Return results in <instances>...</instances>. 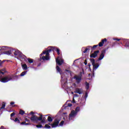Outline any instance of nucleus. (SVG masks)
<instances>
[{"label": "nucleus", "instance_id": "nucleus-15", "mask_svg": "<svg viewBox=\"0 0 129 129\" xmlns=\"http://www.w3.org/2000/svg\"><path fill=\"white\" fill-rule=\"evenodd\" d=\"M97 46H98V45H94L93 46V47L92 46H88V48H86L85 50L83 51V53H86V52H87V51H88V50H90V48L91 49H94V48H96V47H97Z\"/></svg>", "mask_w": 129, "mask_h": 129}, {"label": "nucleus", "instance_id": "nucleus-38", "mask_svg": "<svg viewBox=\"0 0 129 129\" xmlns=\"http://www.w3.org/2000/svg\"><path fill=\"white\" fill-rule=\"evenodd\" d=\"M74 97H78V95H77V94H75V95H74Z\"/></svg>", "mask_w": 129, "mask_h": 129}, {"label": "nucleus", "instance_id": "nucleus-52", "mask_svg": "<svg viewBox=\"0 0 129 129\" xmlns=\"http://www.w3.org/2000/svg\"><path fill=\"white\" fill-rule=\"evenodd\" d=\"M48 116V115H46V116Z\"/></svg>", "mask_w": 129, "mask_h": 129}, {"label": "nucleus", "instance_id": "nucleus-45", "mask_svg": "<svg viewBox=\"0 0 129 129\" xmlns=\"http://www.w3.org/2000/svg\"><path fill=\"white\" fill-rule=\"evenodd\" d=\"M91 65L90 64H89V67H90Z\"/></svg>", "mask_w": 129, "mask_h": 129}, {"label": "nucleus", "instance_id": "nucleus-1", "mask_svg": "<svg viewBox=\"0 0 129 129\" xmlns=\"http://www.w3.org/2000/svg\"><path fill=\"white\" fill-rule=\"evenodd\" d=\"M56 69L57 72L59 73L61 75V80L60 81L61 82V85H62V88H65L67 85V77H64V75L66 74L67 75H70L71 76H72V72H71V71L66 70L64 73H62V70H61L58 66H56Z\"/></svg>", "mask_w": 129, "mask_h": 129}, {"label": "nucleus", "instance_id": "nucleus-41", "mask_svg": "<svg viewBox=\"0 0 129 129\" xmlns=\"http://www.w3.org/2000/svg\"><path fill=\"white\" fill-rule=\"evenodd\" d=\"M30 114H34V112H33L32 111L30 112Z\"/></svg>", "mask_w": 129, "mask_h": 129}, {"label": "nucleus", "instance_id": "nucleus-47", "mask_svg": "<svg viewBox=\"0 0 129 129\" xmlns=\"http://www.w3.org/2000/svg\"><path fill=\"white\" fill-rule=\"evenodd\" d=\"M72 94H74L73 92H72Z\"/></svg>", "mask_w": 129, "mask_h": 129}, {"label": "nucleus", "instance_id": "nucleus-7", "mask_svg": "<svg viewBox=\"0 0 129 129\" xmlns=\"http://www.w3.org/2000/svg\"><path fill=\"white\" fill-rule=\"evenodd\" d=\"M32 122L34 123H38V122L40 120H42V118L38 117L36 115H32L30 118Z\"/></svg>", "mask_w": 129, "mask_h": 129}, {"label": "nucleus", "instance_id": "nucleus-21", "mask_svg": "<svg viewBox=\"0 0 129 129\" xmlns=\"http://www.w3.org/2000/svg\"><path fill=\"white\" fill-rule=\"evenodd\" d=\"M5 107H6V103L3 102L2 107L0 108V110H1V109H5Z\"/></svg>", "mask_w": 129, "mask_h": 129}, {"label": "nucleus", "instance_id": "nucleus-2", "mask_svg": "<svg viewBox=\"0 0 129 129\" xmlns=\"http://www.w3.org/2000/svg\"><path fill=\"white\" fill-rule=\"evenodd\" d=\"M52 51H56L58 55H60V49L59 48H57L56 47L52 46L50 47V49L43 51V52L40 55V57L42 55L46 54V56H43L42 57V60L45 61V60H50V54L49 53H50L52 52Z\"/></svg>", "mask_w": 129, "mask_h": 129}, {"label": "nucleus", "instance_id": "nucleus-25", "mask_svg": "<svg viewBox=\"0 0 129 129\" xmlns=\"http://www.w3.org/2000/svg\"><path fill=\"white\" fill-rule=\"evenodd\" d=\"M86 86L87 90H88V89H89V84H88L87 82H86Z\"/></svg>", "mask_w": 129, "mask_h": 129}, {"label": "nucleus", "instance_id": "nucleus-53", "mask_svg": "<svg viewBox=\"0 0 129 129\" xmlns=\"http://www.w3.org/2000/svg\"><path fill=\"white\" fill-rule=\"evenodd\" d=\"M25 120H26V121H27V119H25Z\"/></svg>", "mask_w": 129, "mask_h": 129}, {"label": "nucleus", "instance_id": "nucleus-12", "mask_svg": "<svg viewBox=\"0 0 129 129\" xmlns=\"http://www.w3.org/2000/svg\"><path fill=\"white\" fill-rule=\"evenodd\" d=\"M39 117H41V118L40 123L41 124H45V123H46V117H45L44 115L43 116L42 114H40Z\"/></svg>", "mask_w": 129, "mask_h": 129}, {"label": "nucleus", "instance_id": "nucleus-4", "mask_svg": "<svg viewBox=\"0 0 129 129\" xmlns=\"http://www.w3.org/2000/svg\"><path fill=\"white\" fill-rule=\"evenodd\" d=\"M76 115H77V112H75V110H73L71 112V113L69 114V118H63V119L64 120V124H67V123H69L72 120L73 121L74 120V119L76 117Z\"/></svg>", "mask_w": 129, "mask_h": 129}, {"label": "nucleus", "instance_id": "nucleus-37", "mask_svg": "<svg viewBox=\"0 0 129 129\" xmlns=\"http://www.w3.org/2000/svg\"><path fill=\"white\" fill-rule=\"evenodd\" d=\"M10 104H11V105H14V104H15V102H11V103H10Z\"/></svg>", "mask_w": 129, "mask_h": 129}, {"label": "nucleus", "instance_id": "nucleus-40", "mask_svg": "<svg viewBox=\"0 0 129 129\" xmlns=\"http://www.w3.org/2000/svg\"><path fill=\"white\" fill-rule=\"evenodd\" d=\"M74 98H73V103H75V101H74Z\"/></svg>", "mask_w": 129, "mask_h": 129}, {"label": "nucleus", "instance_id": "nucleus-46", "mask_svg": "<svg viewBox=\"0 0 129 129\" xmlns=\"http://www.w3.org/2000/svg\"><path fill=\"white\" fill-rule=\"evenodd\" d=\"M32 68H33V69H35V68L34 67H32Z\"/></svg>", "mask_w": 129, "mask_h": 129}, {"label": "nucleus", "instance_id": "nucleus-10", "mask_svg": "<svg viewBox=\"0 0 129 129\" xmlns=\"http://www.w3.org/2000/svg\"><path fill=\"white\" fill-rule=\"evenodd\" d=\"M55 61L56 63L58 64V65H59V66L62 64L64 62V60L62 59V57L61 56H58L56 58Z\"/></svg>", "mask_w": 129, "mask_h": 129}, {"label": "nucleus", "instance_id": "nucleus-32", "mask_svg": "<svg viewBox=\"0 0 129 129\" xmlns=\"http://www.w3.org/2000/svg\"><path fill=\"white\" fill-rule=\"evenodd\" d=\"M88 96V94L87 93H86L85 95V100H86V98H87Z\"/></svg>", "mask_w": 129, "mask_h": 129}, {"label": "nucleus", "instance_id": "nucleus-9", "mask_svg": "<svg viewBox=\"0 0 129 129\" xmlns=\"http://www.w3.org/2000/svg\"><path fill=\"white\" fill-rule=\"evenodd\" d=\"M90 60L91 61V63H92V65L93 66V71H95V70L99 67V64L98 63L95 64V60L93 58H91Z\"/></svg>", "mask_w": 129, "mask_h": 129}, {"label": "nucleus", "instance_id": "nucleus-13", "mask_svg": "<svg viewBox=\"0 0 129 129\" xmlns=\"http://www.w3.org/2000/svg\"><path fill=\"white\" fill-rule=\"evenodd\" d=\"M98 53H99V50L95 51L94 53L90 55L91 58H96L97 56Z\"/></svg>", "mask_w": 129, "mask_h": 129}, {"label": "nucleus", "instance_id": "nucleus-31", "mask_svg": "<svg viewBox=\"0 0 129 129\" xmlns=\"http://www.w3.org/2000/svg\"><path fill=\"white\" fill-rule=\"evenodd\" d=\"M14 121H15V122H18V123H20V120H19V119H18V118H16L14 120Z\"/></svg>", "mask_w": 129, "mask_h": 129}, {"label": "nucleus", "instance_id": "nucleus-8", "mask_svg": "<svg viewBox=\"0 0 129 129\" xmlns=\"http://www.w3.org/2000/svg\"><path fill=\"white\" fill-rule=\"evenodd\" d=\"M74 79L76 80V82L77 84H79L81 82V81L82 80V75H75L74 77Z\"/></svg>", "mask_w": 129, "mask_h": 129}, {"label": "nucleus", "instance_id": "nucleus-3", "mask_svg": "<svg viewBox=\"0 0 129 129\" xmlns=\"http://www.w3.org/2000/svg\"><path fill=\"white\" fill-rule=\"evenodd\" d=\"M5 73L6 70L5 69L0 70V81L3 83H7V82L13 80L14 78V76L12 75L5 76Z\"/></svg>", "mask_w": 129, "mask_h": 129}, {"label": "nucleus", "instance_id": "nucleus-48", "mask_svg": "<svg viewBox=\"0 0 129 129\" xmlns=\"http://www.w3.org/2000/svg\"><path fill=\"white\" fill-rule=\"evenodd\" d=\"M89 76H90V74H89Z\"/></svg>", "mask_w": 129, "mask_h": 129}, {"label": "nucleus", "instance_id": "nucleus-36", "mask_svg": "<svg viewBox=\"0 0 129 129\" xmlns=\"http://www.w3.org/2000/svg\"><path fill=\"white\" fill-rule=\"evenodd\" d=\"M4 62H5V60H4L3 61H2V60H1L0 67L2 66V64H3V63H4Z\"/></svg>", "mask_w": 129, "mask_h": 129}, {"label": "nucleus", "instance_id": "nucleus-28", "mask_svg": "<svg viewBox=\"0 0 129 129\" xmlns=\"http://www.w3.org/2000/svg\"><path fill=\"white\" fill-rule=\"evenodd\" d=\"M63 124H64V121L62 120L60 122L59 124H58V126H59H59H63Z\"/></svg>", "mask_w": 129, "mask_h": 129}, {"label": "nucleus", "instance_id": "nucleus-49", "mask_svg": "<svg viewBox=\"0 0 129 129\" xmlns=\"http://www.w3.org/2000/svg\"><path fill=\"white\" fill-rule=\"evenodd\" d=\"M16 106V105H14V106Z\"/></svg>", "mask_w": 129, "mask_h": 129}, {"label": "nucleus", "instance_id": "nucleus-6", "mask_svg": "<svg viewBox=\"0 0 129 129\" xmlns=\"http://www.w3.org/2000/svg\"><path fill=\"white\" fill-rule=\"evenodd\" d=\"M14 55L17 58H20V60H26V56L20 51L19 50H16L14 52Z\"/></svg>", "mask_w": 129, "mask_h": 129}, {"label": "nucleus", "instance_id": "nucleus-14", "mask_svg": "<svg viewBox=\"0 0 129 129\" xmlns=\"http://www.w3.org/2000/svg\"><path fill=\"white\" fill-rule=\"evenodd\" d=\"M75 93H78L79 94H82L83 93V90L80 88H76Z\"/></svg>", "mask_w": 129, "mask_h": 129}, {"label": "nucleus", "instance_id": "nucleus-19", "mask_svg": "<svg viewBox=\"0 0 129 129\" xmlns=\"http://www.w3.org/2000/svg\"><path fill=\"white\" fill-rule=\"evenodd\" d=\"M53 119H54V118L49 116L47 118L48 121H49L50 122L53 121Z\"/></svg>", "mask_w": 129, "mask_h": 129}, {"label": "nucleus", "instance_id": "nucleus-22", "mask_svg": "<svg viewBox=\"0 0 129 129\" xmlns=\"http://www.w3.org/2000/svg\"><path fill=\"white\" fill-rule=\"evenodd\" d=\"M75 111V112H77V114L78 113L79 111H80V108L79 107H77Z\"/></svg>", "mask_w": 129, "mask_h": 129}, {"label": "nucleus", "instance_id": "nucleus-24", "mask_svg": "<svg viewBox=\"0 0 129 129\" xmlns=\"http://www.w3.org/2000/svg\"><path fill=\"white\" fill-rule=\"evenodd\" d=\"M5 54H6V55H11V54H12V50H9L6 51L5 52Z\"/></svg>", "mask_w": 129, "mask_h": 129}, {"label": "nucleus", "instance_id": "nucleus-51", "mask_svg": "<svg viewBox=\"0 0 129 129\" xmlns=\"http://www.w3.org/2000/svg\"><path fill=\"white\" fill-rule=\"evenodd\" d=\"M67 114V113H64V114Z\"/></svg>", "mask_w": 129, "mask_h": 129}, {"label": "nucleus", "instance_id": "nucleus-26", "mask_svg": "<svg viewBox=\"0 0 129 129\" xmlns=\"http://www.w3.org/2000/svg\"><path fill=\"white\" fill-rule=\"evenodd\" d=\"M21 124H24L25 125H29V124H31L30 123H26V122H22V123H21Z\"/></svg>", "mask_w": 129, "mask_h": 129}, {"label": "nucleus", "instance_id": "nucleus-42", "mask_svg": "<svg viewBox=\"0 0 129 129\" xmlns=\"http://www.w3.org/2000/svg\"><path fill=\"white\" fill-rule=\"evenodd\" d=\"M84 49V47H83L82 49V51H83Z\"/></svg>", "mask_w": 129, "mask_h": 129}, {"label": "nucleus", "instance_id": "nucleus-20", "mask_svg": "<svg viewBox=\"0 0 129 129\" xmlns=\"http://www.w3.org/2000/svg\"><path fill=\"white\" fill-rule=\"evenodd\" d=\"M123 40L124 42H126V44L125 45V47H129V44H127V43H128V40H126V39H122Z\"/></svg>", "mask_w": 129, "mask_h": 129}, {"label": "nucleus", "instance_id": "nucleus-16", "mask_svg": "<svg viewBox=\"0 0 129 129\" xmlns=\"http://www.w3.org/2000/svg\"><path fill=\"white\" fill-rule=\"evenodd\" d=\"M107 40L106 39V38H104V39H102V42L99 43V46L102 47V46H103V44H104V42H107Z\"/></svg>", "mask_w": 129, "mask_h": 129}, {"label": "nucleus", "instance_id": "nucleus-54", "mask_svg": "<svg viewBox=\"0 0 129 129\" xmlns=\"http://www.w3.org/2000/svg\"><path fill=\"white\" fill-rule=\"evenodd\" d=\"M0 63H1V60H0Z\"/></svg>", "mask_w": 129, "mask_h": 129}, {"label": "nucleus", "instance_id": "nucleus-5", "mask_svg": "<svg viewBox=\"0 0 129 129\" xmlns=\"http://www.w3.org/2000/svg\"><path fill=\"white\" fill-rule=\"evenodd\" d=\"M60 120H61V119H60L59 118H56L55 119H54V121H53V123H52V124L48 123V124H45V125L44 127V128H48V129L51 128V126L52 128L57 127V126H59V122H60ZM49 125H50L51 126H50Z\"/></svg>", "mask_w": 129, "mask_h": 129}, {"label": "nucleus", "instance_id": "nucleus-27", "mask_svg": "<svg viewBox=\"0 0 129 129\" xmlns=\"http://www.w3.org/2000/svg\"><path fill=\"white\" fill-rule=\"evenodd\" d=\"M27 60H28L29 63H33L34 62V60H33V59H31V58H28Z\"/></svg>", "mask_w": 129, "mask_h": 129}, {"label": "nucleus", "instance_id": "nucleus-30", "mask_svg": "<svg viewBox=\"0 0 129 129\" xmlns=\"http://www.w3.org/2000/svg\"><path fill=\"white\" fill-rule=\"evenodd\" d=\"M20 114H25V111L24 110H20V112H19Z\"/></svg>", "mask_w": 129, "mask_h": 129}, {"label": "nucleus", "instance_id": "nucleus-18", "mask_svg": "<svg viewBox=\"0 0 129 129\" xmlns=\"http://www.w3.org/2000/svg\"><path fill=\"white\" fill-rule=\"evenodd\" d=\"M22 67L23 70H27L28 69V66L26 64H22Z\"/></svg>", "mask_w": 129, "mask_h": 129}, {"label": "nucleus", "instance_id": "nucleus-34", "mask_svg": "<svg viewBox=\"0 0 129 129\" xmlns=\"http://www.w3.org/2000/svg\"><path fill=\"white\" fill-rule=\"evenodd\" d=\"M68 106H69V107L72 106V104H71V103H69V104H68Z\"/></svg>", "mask_w": 129, "mask_h": 129}, {"label": "nucleus", "instance_id": "nucleus-17", "mask_svg": "<svg viewBox=\"0 0 129 129\" xmlns=\"http://www.w3.org/2000/svg\"><path fill=\"white\" fill-rule=\"evenodd\" d=\"M8 49L9 47L8 46L0 47V51H1V52H4V51H6V50H8Z\"/></svg>", "mask_w": 129, "mask_h": 129}, {"label": "nucleus", "instance_id": "nucleus-33", "mask_svg": "<svg viewBox=\"0 0 129 129\" xmlns=\"http://www.w3.org/2000/svg\"><path fill=\"white\" fill-rule=\"evenodd\" d=\"M113 40H114V41H120L121 39L113 38Z\"/></svg>", "mask_w": 129, "mask_h": 129}, {"label": "nucleus", "instance_id": "nucleus-35", "mask_svg": "<svg viewBox=\"0 0 129 129\" xmlns=\"http://www.w3.org/2000/svg\"><path fill=\"white\" fill-rule=\"evenodd\" d=\"M15 113L14 112L12 113L11 114V117H12V116H14V115H15Z\"/></svg>", "mask_w": 129, "mask_h": 129}, {"label": "nucleus", "instance_id": "nucleus-29", "mask_svg": "<svg viewBox=\"0 0 129 129\" xmlns=\"http://www.w3.org/2000/svg\"><path fill=\"white\" fill-rule=\"evenodd\" d=\"M36 126L37 128H41L43 127V126L41 124L36 125Z\"/></svg>", "mask_w": 129, "mask_h": 129}, {"label": "nucleus", "instance_id": "nucleus-39", "mask_svg": "<svg viewBox=\"0 0 129 129\" xmlns=\"http://www.w3.org/2000/svg\"><path fill=\"white\" fill-rule=\"evenodd\" d=\"M84 64L87 65V61L86 60L85 61Z\"/></svg>", "mask_w": 129, "mask_h": 129}, {"label": "nucleus", "instance_id": "nucleus-50", "mask_svg": "<svg viewBox=\"0 0 129 129\" xmlns=\"http://www.w3.org/2000/svg\"><path fill=\"white\" fill-rule=\"evenodd\" d=\"M16 106V105H14V106Z\"/></svg>", "mask_w": 129, "mask_h": 129}, {"label": "nucleus", "instance_id": "nucleus-11", "mask_svg": "<svg viewBox=\"0 0 129 129\" xmlns=\"http://www.w3.org/2000/svg\"><path fill=\"white\" fill-rule=\"evenodd\" d=\"M106 50H103L101 52V54L100 55V57L98 58V60L100 61V60H102L103 58H104V56L105 55Z\"/></svg>", "mask_w": 129, "mask_h": 129}, {"label": "nucleus", "instance_id": "nucleus-43", "mask_svg": "<svg viewBox=\"0 0 129 129\" xmlns=\"http://www.w3.org/2000/svg\"><path fill=\"white\" fill-rule=\"evenodd\" d=\"M64 77H67V76H65V75H64Z\"/></svg>", "mask_w": 129, "mask_h": 129}, {"label": "nucleus", "instance_id": "nucleus-23", "mask_svg": "<svg viewBox=\"0 0 129 129\" xmlns=\"http://www.w3.org/2000/svg\"><path fill=\"white\" fill-rule=\"evenodd\" d=\"M27 72H28V71H24V72H22L20 74V76H25V75H26V74H27Z\"/></svg>", "mask_w": 129, "mask_h": 129}, {"label": "nucleus", "instance_id": "nucleus-44", "mask_svg": "<svg viewBox=\"0 0 129 129\" xmlns=\"http://www.w3.org/2000/svg\"><path fill=\"white\" fill-rule=\"evenodd\" d=\"M81 105H83V104H82V103H81Z\"/></svg>", "mask_w": 129, "mask_h": 129}]
</instances>
